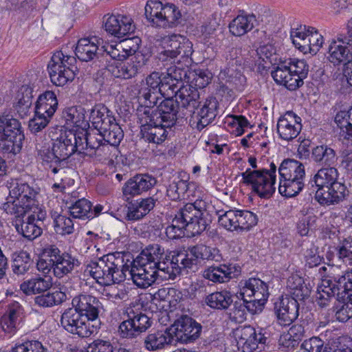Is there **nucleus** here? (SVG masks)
Here are the masks:
<instances>
[{"label":"nucleus","mask_w":352,"mask_h":352,"mask_svg":"<svg viewBox=\"0 0 352 352\" xmlns=\"http://www.w3.org/2000/svg\"><path fill=\"white\" fill-rule=\"evenodd\" d=\"M83 135L78 133V130H65L54 141L51 148H39L36 146L38 155L43 160V164L47 166L54 174H56L67 166V160L69 157L76 153L79 154V151L83 149L80 139Z\"/></svg>","instance_id":"f257e3e1"},{"label":"nucleus","mask_w":352,"mask_h":352,"mask_svg":"<svg viewBox=\"0 0 352 352\" xmlns=\"http://www.w3.org/2000/svg\"><path fill=\"white\" fill-rule=\"evenodd\" d=\"M132 254L124 252L122 258L113 255L104 256L98 261L89 263L87 270L96 282L104 286L132 280Z\"/></svg>","instance_id":"f03ea898"},{"label":"nucleus","mask_w":352,"mask_h":352,"mask_svg":"<svg viewBox=\"0 0 352 352\" xmlns=\"http://www.w3.org/2000/svg\"><path fill=\"white\" fill-rule=\"evenodd\" d=\"M338 170L336 166L322 167L308 185L316 186V198L321 204L339 202L345 196V185L338 182Z\"/></svg>","instance_id":"7ed1b4c3"},{"label":"nucleus","mask_w":352,"mask_h":352,"mask_svg":"<svg viewBox=\"0 0 352 352\" xmlns=\"http://www.w3.org/2000/svg\"><path fill=\"white\" fill-rule=\"evenodd\" d=\"M8 189L9 197L7 203L3 205V209L6 213L14 214L16 218H23L25 210L37 202L36 197L38 193V189L19 179L9 183Z\"/></svg>","instance_id":"20e7f679"},{"label":"nucleus","mask_w":352,"mask_h":352,"mask_svg":"<svg viewBox=\"0 0 352 352\" xmlns=\"http://www.w3.org/2000/svg\"><path fill=\"white\" fill-rule=\"evenodd\" d=\"M60 323L68 332L76 334L80 338H88L96 333L100 329V322L91 324V322L83 317L74 308L66 309L62 314Z\"/></svg>","instance_id":"39448f33"},{"label":"nucleus","mask_w":352,"mask_h":352,"mask_svg":"<svg viewBox=\"0 0 352 352\" xmlns=\"http://www.w3.org/2000/svg\"><path fill=\"white\" fill-rule=\"evenodd\" d=\"M174 341L183 344L195 342L202 332V325L188 316H182L169 327Z\"/></svg>","instance_id":"423d86ee"},{"label":"nucleus","mask_w":352,"mask_h":352,"mask_svg":"<svg viewBox=\"0 0 352 352\" xmlns=\"http://www.w3.org/2000/svg\"><path fill=\"white\" fill-rule=\"evenodd\" d=\"M177 258V261H180L182 267L191 270L199 259L219 262L222 260V256L219 249L200 243L188 248V252H179Z\"/></svg>","instance_id":"0eeeda50"},{"label":"nucleus","mask_w":352,"mask_h":352,"mask_svg":"<svg viewBox=\"0 0 352 352\" xmlns=\"http://www.w3.org/2000/svg\"><path fill=\"white\" fill-rule=\"evenodd\" d=\"M188 113L179 106L177 99L168 96L157 106L156 119L164 122V126L171 128L176 124H182L186 120Z\"/></svg>","instance_id":"6e6552de"},{"label":"nucleus","mask_w":352,"mask_h":352,"mask_svg":"<svg viewBox=\"0 0 352 352\" xmlns=\"http://www.w3.org/2000/svg\"><path fill=\"white\" fill-rule=\"evenodd\" d=\"M267 169L252 170L248 168L241 173L243 182L247 185H252L254 192L261 198L268 199L275 192V180L274 177L267 175Z\"/></svg>","instance_id":"1a4fd4ad"},{"label":"nucleus","mask_w":352,"mask_h":352,"mask_svg":"<svg viewBox=\"0 0 352 352\" xmlns=\"http://www.w3.org/2000/svg\"><path fill=\"white\" fill-rule=\"evenodd\" d=\"M267 169L252 170L248 168L241 173L243 182L247 185H252L254 192L261 198L268 199L275 192V180L274 177L267 175Z\"/></svg>","instance_id":"9d476101"},{"label":"nucleus","mask_w":352,"mask_h":352,"mask_svg":"<svg viewBox=\"0 0 352 352\" xmlns=\"http://www.w3.org/2000/svg\"><path fill=\"white\" fill-rule=\"evenodd\" d=\"M329 59L334 65L343 67L352 63V39L345 34H338L329 46Z\"/></svg>","instance_id":"9b49d317"},{"label":"nucleus","mask_w":352,"mask_h":352,"mask_svg":"<svg viewBox=\"0 0 352 352\" xmlns=\"http://www.w3.org/2000/svg\"><path fill=\"white\" fill-rule=\"evenodd\" d=\"M218 107L219 103L215 98L206 99L203 104L200 102L193 110H189L190 122L196 123V128L201 131L214 120L218 113Z\"/></svg>","instance_id":"f8f14e48"},{"label":"nucleus","mask_w":352,"mask_h":352,"mask_svg":"<svg viewBox=\"0 0 352 352\" xmlns=\"http://www.w3.org/2000/svg\"><path fill=\"white\" fill-rule=\"evenodd\" d=\"M63 52H56L52 56L47 69L52 82L56 86H64L75 77L74 70L63 62Z\"/></svg>","instance_id":"ddd939ff"},{"label":"nucleus","mask_w":352,"mask_h":352,"mask_svg":"<svg viewBox=\"0 0 352 352\" xmlns=\"http://www.w3.org/2000/svg\"><path fill=\"white\" fill-rule=\"evenodd\" d=\"M240 296L248 298L258 307L262 308L268 298V287L267 284L259 278H250L243 283L241 281Z\"/></svg>","instance_id":"4468645a"},{"label":"nucleus","mask_w":352,"mask_h":352,"mask_svg":"<svg viewBox=\"0 0 352 352\" xmlns=\"http://www.w3.org/2000/svg\"><path fill=\"white\" fill-rule=\"evenodd\" d=\"M72 304L74 309L86 317L92 324L100 322L98 318L102 304L98 298L89 294H80L72 299Z\"/></svg>","instance_id":"2eb2a0df"},{"label":"nucleus","mask_w":352,"mask_h":352,"mask_svg":"<svg viewBox=\"0 0 352 352\" xmlns=\"http://www.w3.org/2000/svg\"><path fill=\"white\" fill-rule=\"evenodd\" d=\"M274 313L281 326H289L299 315V304L296 300L286 296L274 303Z\"/></svg>","instance_id":"dca6fc26"},{"label":"nucleus","mask_w":352,"mask_h":352,"mask_svg":"<svg viewBox=\"0 0 352 352\" xmlns=\"http://www.w3.org/2000/svg\"><path fill=\"white\" fill-rule=\"evenodd\" d=\"M301 118L293 111H287L281 116L276 125V130L280 138L291 141L296 138L302 129Z\"/></svg>","instance_id":"f3484780"},{"label":"nucleus","mask_w":352,"mask_h":352,"mask_svg":"<svg viewBox=\"0 0 352 352\" xmlns=\"http://www.w3.org/2000/svg\"><path fill=\"white\" fill-rule=\"evenodd\" d=\"M111 51H108L102 46L101 49L91 39L84 38L78 40L75 54L81 61H89L94 58H99L100 56H110L114 58L111 53L113 52L112 46L110 47Z\"/></svg>","instance_id":"a211bd4d"},{"label":"nucleus","mask_w":352,"mask_h":352,"mask_svg":"<svg viewBox=\"0 0 352 352\" xmlns=\"http://www.w3.org/2000/svg\"><path fill=\"white\" fill-rule=\"evenodd\" d=\"M90 119L94 129L102 135L116 124L113 112L104 104H97L91 111Z\"/></svg>","instance_id":"6ab92c4d"},{"label":"nucleus","mask_w":352,"mask_h":352,"mask_svg":"<svg viewBox=\"0 0 352 352\" xmlns=\"http://www.w3.org/2000/svg\"><path fill=\"white\" fill-rule=\"evenodd\" d=\"M240 269L232 264L212 265L204 271L203 276L214 283H227L239 274Z\"/></svg>","instance_id":"aec40b11"},{"label":"nucleus","mask_w":352,"mask_h":352,"mask_svg":"<svg viewBox=\"0 0 352 352\" xmlns=\"http://www.w3.org/2000/svg\"><path fill=\"white\" fill-rule=\"evenodd\" d=\"M238 344L243 352H253L258 348V344H265L266 338L261 332L256 333L255 329L250 325L244 326L237 330Z\"/></svg>","instance_id":"412c9836"},{"label":"nucleus","mask_w":352,"mask_h":352,"mask_svg":"<svg viewBox=\"0 0 352 352\" xmlns=\"http://www.w3.org/2000/svg\"><path fill=\"white\" fill-rule=\"evenodd\" d=\"M132 18L126 15H110L104 23L105 30L118 38L129 34Z\"/></svg>","instance_id":"4be33fe9"},{"label":"nucleus","mask_w":352,"mask_h":352,"mask_svg":"<svg viewBox=\"0 0 352 352\" xmlns=\"http://www.w3.org/2000/svg\"><path fill=\"white\" fill-rule=\"evenodd\" d=\"M154 120L148 128H143L138 134L137 138H140V141L160 144L167 138L168 131L166 128L168 127L164 126V122L157 119Z\"/></svg>","instance_id":"5701e85b"},{"label":"nucleus","mask_w":352,"mask_h":352,"mask_svg":"<svg viewBox=\"0 0 352 352\" xmlns=\"http://www.w3.org/2000/svg\"><path fill=\"white\" fill-rule=\"evenodd\" d=\"M174 342L172 332L169 327L165 330H159L149 333L144 340V346L149 351H155L164 349Z\"/></svg>","instance_id":"b1692460"},{"label":"nucleus","mask_w":352,"mask_h":352,"mask_svg":"<svg viewBox=\"0 0 352 352\" xmlns=\"http://www.w3.org/2000/svg\"><path fill=\"white\" fill-rule=\"evenodd\" d=\"M52 286V278L50 276L36 275L23 282L20 285V289L26 295H31L44 293Z\"/></svg>","instance_id":"393cba45"},{"label":"nucleus","mask_w":352,"mask_h":352,"mask_svg":"<svg viewBox=\"0 0 352 352\" xmlns=\"http://www.w3.org/2000/svg\"><path fill=\"white\" fill-rule=\"evenodd\" d=\"M311 158L321 168L336 166L338 161L336 151L327 144L313 148Z\"/></svg>","instance_id":"a878e982"},{"label":"nucleus","mask_w":352,"mask_h":352,"mask_svg":"<svg viewBox=\"0 0 352 352\" xmlns=\"http://www.w3.org/2000/svg\"><path fill=\"white\" fill-rule=\"evenodd\" d=\"M79 265L80 263L77 258L64 252L55 261L51 263L50 266L52 267L54 276L60 278L72 273Z\"/></svg>","instance_id":"bb28decb"},{"label":"nucleus","mask_w":352,"mask_h":352,"mask_svg":"<svg viewBox=\"0 0 352 352\" xmlns=\"http://www.w3.org/2000/svg\"><path fill=\"white\" fill-rule=\"evenodd\" d=\"M164 249L158 244L149 245L135 257H133V268L136 266L145 267L148 263H155L164 259Z\"/></svg>","instance_id":"cd10ccee"},{"label":"nucleus","mask_w":352,"mask_h":352,"mask_svg":"<svg viewBox=\"0 0 352 352\" xmlns=\"http://www.w3.org/2000/svg\"><path fill=\"white\" fill-rule=\"evenodd\" d=\"M25 140V135L21 122L15 118L9 116H0V137H8Z\"/></svg>","instance_id":"c85d7f7f"},{"label":"nucleus","mask_w":352,"mask_h":352,"mask_svg":"<svg viewBox=\"0 0 352 352\" xmlns=\"http://www.w3.org/2000/svg\"><path fill=\"white\" fill-rule=\"evenodd\" d=\"M21 314L19 304L10 306L0 319L3 330L8 333H14L21 322Z\"/></svg>","instance_id":"c756f323"},{"label":"nucleus","mask_w":352,"mask_h":352,"mask_svg":"<svg viewBox=\"0 0 352 352\" xmlns=\"http://www.w3.org/2000/svg\"><path fill=\"white\" fill-rule=\"evenodd\" d=\"M58 107L56 94L52 91H46L41 94L36 102L34 111L39 115L52 117Z\"/></svg>","instance_id":"7c9ffc66"},{"label":"nucleus","mask_w":352,"mask_h":352,"mask_svg":"<svg viewBox=\"0 0 352 352\" xmlns=\"http://www.w3.org/2000/svg\"><path fill=\"white\" fill-rule=\"evenodd\" d=\"M278 173L282 179H303L305 175L304 165L299 161L289 158L282 162Z\"/></svg>","instance_id":"2f4dec72"},{"label":"nucleus","mask_w":352,"mask_h":352,"mask_svg":"<svg viewBox=\"0 0 352 352\" xmlns=\"http://www.w3.org/2000/svg\"><path fill=\"white\" fill-rule=\"evenodd\" d=\"M180 34H171L164 36L161 40L163 50L158 54V58L162 62H175L177 58V48L179 46Z\"/></svg>","instance_id":"473e14b6"},{"label":"nucleus","mask_w":352,"mask_h":352,"mask_svg":"<svg viewBox=\"0 0 352 352\" xmlns=\"http://www.w3.org/2000/svg\"><path fill=\"white\" fill-rule=\"evenodd\" d=\"M178 98L180 100L181 107L184 111L189 113V110H193L201 102L199 99V93L197 88L190 85H180Z\"/></svg>","instance_id":"72a5a7b5"},{"label":"nucleus","mask_w":352,"mask_h":352,"mask_svg":"<svg viewBox=\"0 0 352 352\" xmlns=\"http://www.w3.org/2000/svg\"><path fill=\"white\" fill-rule=\"evenodd\" d=\"M256 22V16L253 14H239L230 23L229 30L232 35L241 36L250 31L254 27Z\"/></svg>","instance_id":"f704fd0d"},{"label":"nucleus","mask_w":352,"mask_h":352,"mask_svg":"<svg viewBox=\"0 0 352 352\" xmlns=\"http://www.w3.org/2000/svg\"><path fill=\"white\" fill-rule=\"evenodd\" d=\"M32 88L28 85H23L18 91L14 108L21 118L28 115L32 106Z\"/></svg>","instance_id":"c9c22d12"},{"label":"nucleus","mask_w":352,"mask_h":352,"mask_svg":"<svg viewBox=\"0 0 352 352\" xmlns=\"http://www.w3.org/2000/svg\"><path fill=\"white\" fill-rule=\"evenodd\" d=\"M287 287L290 289L292 298L298 302V300H305L311 294L310 287L305 284V280L300 276H294L287 280Z\"/></svg>","instance_id":"e433bc0d"},{"label":"nucleus","mask_w":352,"mask_h":352,"mask_svg":"<svg viewBox=\"0 0 352 352\" xmlns=\"http://www.w3.org/2000/svg\"><path fill=\"white\" fill-rule=\"evenodd\" d=\"M205 302L210 308L225 310L233 302L232 295L228 290L215 292L206 297Z\"/></svg>","instance_id":"4c0bfd02"},{"label":"nucleus","mask_w":352,"mask_h":352,"mask_svg":"<svg viewBox=\"0 0 352 352\" xmlns=\"http://www.w3.org/2000/svg\"><path fill=\"white\" fill-rule=\"evenodd\" d=\"M62 118L69 127L85 126V110L81 106L71 107L62 112Z\"/></svg>","instance_id":"58836bf2"},{"label":"nucleus","mask_w":352,"mask_h":352,"mask_svg":"<svg viewBox=\"0 0 352 352\" xmlns=\"http://www.w3.org/2000/svg\"><path fill=\"white\" fill-rule=\"evenodd\" d=\"M163 3L160 0H148L144 7V16L151 26L159 28L162 24Z\"/></svg>","instance_id":"ea45409f"},{"label":"nucleus","mask_w":352,"mask_h":352,"mask_svg":"<svg viewBox=\"0 0 352 352\" xmlns=\"http://www.w3.org/2000/svg\"><path fill=\"white\" fill-rule=\"evenodd\" d=\"M67 300V295L65 292L56 289L52 292L36 296L34 302L36 305L43 307H51L62 304Z\"/></svg>","instance_id":"a19ab883"},{"label":"nucleus","mask_w":352,"mask_h":352,"mask_svg":"<svg viewBox=\"0 0 352 352\" xmlns=\"http://www.w3.org/2000/svg\"><path fill=\"white\" fill-rule=\"evenodd\" d=\"M177 257L178 253L176 255L173 256L172 260L168 264L164 261H161V260L158 261L153 264V267L167 274L168 277L165 276L164 278L174 280L177 275H179L182 273L183 270H186V268L182 267V265L179 260L177 261Z\"/></svg>","instance_id":"79ce46f5"},{"label":"nucleus","mask_w":352,"mask_h":352,"mask_svg":"<svg viewBox=\"0 0 352 352\" xmlns=\"http://www.w3.org/2000/svg\"><path fill=\"white\" fill-rule=\"evenodd\" d=\"M24 140L8 137H0V154L3 157H12L19 153L22 149Z\"/></svg>","instance_id":"37998d69"},{"label":"nucleus","mask_w":352,"mask_h":352,"mask_svg":"<svg viewBox=\"0 0 352 352\" xmlns=\"http://www.w3.org/2000/svg\"><path fill=\"white\" fill-rule=\"evenodd\" d=\"M135 123L140 129V131L143 128H148L151 125L154 120L156 119L155 116V111H151V105H135Z\"/></svg>","instance_id":"c03bdc74"},{"label":"nucleus","mask_w":352,"mask_h":352,"mask_svg":"<svg viewBox=\"0 0 352 352\" xmlns=\"http://www.w3.org/2000/svg\"><path fill=\"white\" fill-rule=\"evenodd\" d=\"M303 179H280L278 191L280 195L287 197L296 196L302 189Z\"/></svg>","instance_id":"a18cd8bd"},{"label":"nucleus","mask_w":352,"mask_h":352,"mask_svg":"<svg viewBox=\"0 0 352 352\" xmlns=\"http://www.w3.org/2000/svg\"><path fill=\"white\" fill-rule=\"evenodd\" d=\"M181 223L178 226H173V229L176 228L180 231L178 235L183 234L188 237H192L200 234L206 228V221H177Z\"/></svg>","instance_id":"49530a36"},{"label":"nucleus","mask_w":352,"mask_h":352,"mask_svg":"<svg viewBox=\"0 0 352 352\" xmlns=\"http://www.w3.org/2000/svg\"><path fill=\"white\" fill-rule=\"evenodd\" d=\"M91 206V203L89 200L82 198L72 204L69 207V211L71 216L75 219H80L85 217L87 219H93Z\"/></svg>","instance_id":"de8ad7c7"},{"label":"nucleus","mask_w":352,"mask_h":352,"mask_svg":"<svg viewBox=\"0 0 352 352\" xmlns=\"http://www.w3.org/2000/svg\"><path fill=\"white\" fill-rule=\"evenodd\" d=\"M31 263L30 254L26 251L14 253L12 265V271L18 275L24 274L29 270Z\"/></svg>","instance_id":"09e8293b"},{"label":"nucleus","mask_w":352,"mask_h":352,"mask_svg":"<svg viewBox=\"0 0 352 352\" xmlns=\"http://www.w3.org/2000/svg\"><path fill=\"white\" fill-rule=\"evenodd\" d=\"M14 224L17 232L22 236L29 240H33L39 236L43 230L40 226L36 224L34 221H19L20 223Z\"/></svg>","instance_id":"8fccbe9b"},{"label":"nucleus","mask_w":352,"mask_h":352,"mask_svg":"<svg viewBox=\"0 0 352 352\" xmlns=\"http://www.w3.org/2000/svg\"><path fill=\"white\" fill-rule=\"evenodd\" d=\"M144 83V78L140 81V84L136 83L133 87V109L135 105H151V101L146 97L151 96V90Z\"/></svg>","instance_id":"3c124183"},{"label":"nucleus","mask_w":352,"mask_h":352,"mask_svg":"<svg viewBox=\"0 0 352 352\" xmlns=\"http://www.w3.org/2000/svg\"><path fill=\"white\" fill-rule=\"evenodd\" d=\"M78 133H84L83 138L80 137L82 143L83 149L79 151V154H85L91 156L96 153V150L99 149L101 146L102 140H97L91 137L87 131L83 130L78 131Z\"/></svg>","instance_id":"603ef678"},{"label":"nucleus","mask_w":352,"mask_h":352,"mask_svg":"<svg viewBox=\"0 0 352 352\" xmlns=\"http://www.w3.org/2000/svg\"><path fill=\"white\" fill-rule=\"evenodd\" d=\"M143 267L136 266L133 268V285H135L139 288L146 289L154 280L153 279V274H150Z\"/></svg>","instance_id":"864d4df0"},{"label":"nucleus","mask_w":352,"mask_h":352,"mask_svg":"<svg viewBox=\"0 0 352 352\" xmlns=\"http://www.w3.org/2000/svg\"><path fill=\"white\" fill-rule=\"evenodd\" d=\"M155 178L145 175H137L133 177V196L149 190L155 183Z\"/></svg>","instance_id":"5fc2aeb1"},{"label":"nucleus","mask_w":352,"mask_h":352,"mask_svg":"<svg viewBox=\"0 0 352 352\" xmlns=\"http://www.w3.org/2000/svg\"><path fill=\"white\" fill-rule=\"evenodd\" d=\"M237 297L239 298L240 296H237ZM241 298L239 301L234 302V313L235 315L239 314V316H241L245 314V311L251 314H255L258 310H261L262 308L258 307L257 305L251 301V300L242 296H241Z\"/></svg>","instance_id":"6e6d98bb"},{"label":"nucleus","mask_w":352,"mask_h":352,"mask_svg":"<svg viewBox=\"0 0 352 352\" xmlns=\"http://www.w3.org/2000/svg\"><path fill=\"white\" fill-rule=\"evenodd\" d=\"M122 197L124 201L127 202L128 205L126 204L123 208L119 209L118 212H122L124 217L127 219V220H132L130 218L132 214V178L129 179L123 186Z\"/></svg>","instance_id":"4d7b16f0"},{"label":"nucleus","mask_w":352,"mask_h":352,"mask_svg":"<svg viewBox=\"0 0 352 352\" xmlns=\"http://www.w3.org/2000/svg\"><path fill=\"white\" fill-rule=\"evenodd\" d=\"M181 17L180 12L173 3H166L163 5L162 24L160 28H165L170 23H174Z\"/></svg>","instance_id":"13d9d810"},{"label":"nucleus","mask_w":352,"mask_h":352,"mask_svg":"<svg viewBox=\"0 0 352 352\" xmlns=\"http://www.w3.org/2000/svg\"><path fill=\"white\" fill-rule=\"evenodd\" d=\"M12 352H49L47 347L38 340H27L16 344Z\"/></svg>","instance_id":"bf43d9fd"},{"label":"nucleus","mask_w":352,"mask_h":352,"mask_svg":"<svg viewBox=\"0 0 352 352\" xmlns=\"http://www.w3.org/2000/svg\"><path fill=\"white\" fill-rule=\"evenodd\" d=\"M155 206V200L151 197L137 201V205L133 206V220H140L148 214Z\"/></svg>","instance_id":"052dcab7"},{"label":"nucleus","mask_w":352,"mask_h":352,"mask_svg":"<svg viewBox=\"0 0 352 352\" xmlns=\"http://www.w3.org/2000/svg\"><path fill=\"white\" fill-rule=\"evenodd\" d=\"M180 218L177 215L173 220H201L203 212L197 208L194 204H187L179 210Z\"/></svg>","instance_id":"680f3d73"},{"label":"nucleus","mask_w":352,"mask_h":352,"mask_svg":"<svg viewBox=\"0 0 352 352\" xmlns=\"http://www.w3.org/2000/svg\"><path fill=\"white\" fill-rule=\"evenodd\" d=\"M151 50L148 47H142L138 50H133V69H135L136 72L144 69L148 58L151 56Z\"/></svg>","instance_id":"e2e57ef3"},{"label":"nucleus","mask_w":352,"mask_h":352,"mask_svg":"<svg viewBox=\"0 0 352 352\" xmlns=\"http://www.w3.org/2000/svg\"><path fill=\"white\" fill-rule=\"evenodd\" d=\"M87 352H120V346L114 347L109 340L96 339L89 344Z\"/></svg>","instance_id":"0e129e2a"},{"label":"nucleus","mask_w":352,"mask_h":352,"mask_svg":"<svg viewBox=\"0 0 352 352\" xmlns=\"http://www.w3.org/2000/svg\"><path fill=\"white\" fill-rule=\"evenodd\" d=\"M333 309L336 318L342 322H346L352 317V307L341 299L336 298Z\"/></svg>","instance_id":"69168bd1"},{"label":"nucleus","mask_w":352,"mask_h":352,"mask_svg":"<svg viewBox=\"0 0 352 352\" xmlns=\"http://www.w3.org/2000/svg\"><path fill=\"white\" fill-rule=\"evenodd\" d=\"M338 258L344 263L351 262L352 260V239H344L338 247L334 248Z\"/></svg>","instance_id":"338daca9"},{"label":"nucleus","mask_w":352,"mask_h":352,"mask_svg":"<svg viewBox=\"0 0 352 352\" xmlns=\"http://www.w3.org/2000/svg\"><path fill=\"white\" fill-rule=\"evenodd\" d=\"M103 140L107 142L109 145L118 146L123 138V131L120 126L116 124H113L110 130L104 132L102 135Z\"/></svg>","instance_id":"774afa93"}]
</instances>
